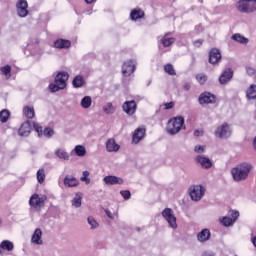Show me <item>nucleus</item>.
Instances as JSON below:
<instances>
[{
    "mask_svg": "<svg viewBox=\"0 0 256 256\" xmlns=\"http://www.w3.org/2000/svg\"><path fill=\"white\" fill-rule=\"evenodd\" d=\"M179 131H181V129H167L166 133L167 135H170L171 137H173V135H177Z\"/></svg>",
    "mask_w": 256,
    "mask_h": 256,
    "instance_id": "09e8293b",
    "label": "nucleus"
},
{
    "mask_svg": "<svg viewBox=\"0 0 256 256\" xmlns=\"http://www.w3.org/2000/svg\"><path fill=\"white\" fill-rule=\"evenodd\" d=\"M74 153L77 157H85V155H87V149H85L83 145H77L74 148Z\"/></svg>",
    "mask_w": 256,
    "mask_h": 256,
    "instance_id": "c756f323",
    "label": "nucleus"
},
{
    "mask_svg": "<svg viewBox=\"0 0 256 256\" xmlns=\"http://www.w3.org/2000/svg\"><path fill=\"white\" fill-rule=\"evenodd\" d=\"M253 147H254V149H255V151H256V137H255L254 140H253Z\"/></svg>",
    "mask_w": 256,
    "mask_h": 256,
    "instance_id": "bf43d9fd",
    "label": "nucleus"
},
{
    "mask_svg": "<svg viewBox=\"0 0 256 256\" xmlns=\"http://www.w3.org/2000/svg\"><path fill=\"white\" fill-rule=\"evenodd\" d=\"M145 138V129H137L132 135V143L137 145L140 141Z\"/></svg>",
    "mask_w": 256,
    "mask_h": 256,
    "instance_id": "a211bd4d",
    "label": "nucleus"
},
{
    "mask_svg": "<svg viewBox=\"0 0 256 256\" xmlns=\"http://www.w3.org/2000/svg\"><path fill=\"white\" fill-rule=\"evenodd\" d=\"M164 71H165V73H168V75H175V69L173 68V65H171V64H166L164 66Z\"/></svg>",
    "mask_w": 256,
    "mask_h": 256,
    "instance_id": "c03bdc74",
    "label": "nucleus"
},
{
    "mask_svg": "<svg viewBox=\"0 0 256 256\" xmlns=\"http://www.w3.org/2000/svg\"><path fill=\"white\" fill-rule=\"evenodd\" d=\"M196 163L201 165L203 169H211L213 167V163L211 162V159L205 156L198 155L195 158Z\"/></svg>",
    "mask_w": 256,
    "mask_h": 256,
    "instance_id": "4468645a",
    "label": "nucleus"
},
{
    "mask_svg": "<svg viewBox=\"0 0 256 256\" xmlns=\"http://www.w3.org/2000/svg\"><path fill=\"white\" fill-rule=\"evenodd\" d=\"M0 71H1L2 75H5L6 79H10V77H11V66L10 65L1 67Z\"/></svg>",
    "mask_w": 256,
    "mask_h": 256,
    "instance_id": "e433bc0d",
    "label": "nucleus"
},
{
    "mask_svg": "<svg viewBox=\"0 0 256 256\" xmlns=\"http://www.w3.org/2000/svg\"><path fill=\"white\" fill-rule=\"evenodd\" d=\"M72 85L75 89H79V87H83L85 85V78L82 75H77L72 81Z\"/></svg>",
    "mask_w": 256,
    "mask_h": 256,
    "instance_id": "a878e982",
    "label": "nucleus"
},
{
    "mask_svg": "<svg viewBox=\"0 0 256 256\" xmlns=\"http://www.w3.org/2000/svg\"><path fill=\"white\" fill-rule=\"evenodd\" d=\"M175 43V38H163L162 45L163 47H171Z\"/></svg>",
    "mask_w": 256,
    "mask_h": 256,
    "instance_id": "ea45409f",
    "label": "nucleus"
},
{
    "mask_svg": "<svg viewBox=\"0 0 256 256\" xmlns=\"http://www.w3.org/2000/svg\"><path fill=\"white\" fill-rule=\"evenodd\" d=\"M246 72L250 77H253V75L256 74V70L254 68L248 67L246 68Z\"/></svg>",
    "mask_w": 256,
    "mask_h": 256,
    "instance_id": "8fccbe9b",
    "label": "nucleus"
},
{
    "mask_svg": "<svg viewBox=\"0 0 256 256\" xmlns=\"http://www.w3.org/2000/svg\"><path fill=\"white\" fill-rule=\"evenodd\" d=\"M183 89L184 91H189V89H191V84L189 83L184 84Z\"/></svg>",
    "mask_w": 256,
    "mask_h": 256,
    "instance_id": "4d7b16f0",
    "label": "nucleus"
},
{
    "mask_svg": "<svg viewBox=\"0 0 256 256\" xmlns=\"http://www.w3.org/2000/svg\"><path fill=\"white\" fill-rule=\"evenodd\" d=\"M20 129H43V127H41V125L35 121L27 120L21 124Z\"/></svg>",
    "mask_w": 256,
    "mask_h": 256,
    "instance_id": "4be33fe9",
    "label": "nucleus"
},
{
    "mask_svg": "<svg viewBox=\"0 0 256 256\" xmlns=\"http://www.w3.org/2000/svg\"><path fill=\"white\" fill-rule=\"evenodd\" d=\"M229 127L231 126L227 122H225L220 126V129H229Z\"/></svg>",
    "mask_w": 256,
    "mask_h": 256,
    "instance_id": "6e6d98bb",
    "label": "nucleus"
},
{
    "mask_svg": "<svg viewBox=\"0 0 256 256\" xmlns=\"http://www.w3.org/2000/svg\"><path fill=\"white\" fill-rule=\"evenodd\" d=\"M205 191L206 189L203 185H192L189 188L190 199H192V201H201L205 196Z\"/></svg>",
    "mask_w": 256,
    "mask_h": 256,
    "instance_id": "7ed1b4c3",
    "label": "nucleus"
},
{
    "mask_svg": "<svg viewBox=\"0 0 256 256\" xmlns=\"http://www.w3.org/2000/svg\"><path fill=\"white\" fill-rule=\"evenodd\" d=\"M162 217L167 221L171 229H177V217H175V212L171 208H165L162 211Z\"/></svg>",
    "mask_w": 256,
    "mask_h": 256,
    "instance_id": "39448f33",
    "label": "nucleus"
},
{
    "mask_svg": "<svg viewBox=\"0 0 256 256\" xmlns=\"http://www.w3.org/2000/svg\"><path fill=\"white\" fill-rule=\"evenodd\" d=\"M88 225H90L91 229H97L99 227V223H97V220L93 218V216H90L87 218Z\"/></svg>",
    "mask_w": 256,
    "mask_h": 256,
    "instance_id": "4c0bfd02",
    "label": "nucleus"
},
{
    "mask_svg": "<svg viewBox=\"0 0 256 256\" xmlns=\"http://www.w3.org/2000/svg\"><path fill=\"white\" fill-rule=\"evenodd\" d=\"M45 129H49V127H45Z\"/></svg>",
    "mask_w": 256,
    "mask_h": 256,
    "instance_id": "0e129e2a",
    "label": "nucleus"
},
{
    "mask_svg": "<svg viewBox=\"0 0 256 256\" xmlns=\"http://www.w3.org/2000/svg\"><path fill=\"white\" fill-rule=\"evenodd\" d=\"M165 109H173L175 107V103L169 102L164 104Z\"/></svg>",
    "mask_w": 256,
    "mask_h": 256,
    "instance_id": "603ef678",
    "label": "nucleus"
},
{
    "mask_svg": "<svg viewBox=\"0 0 256 256\" xmlns=\"http://www.w3.org/2000/svg\"><path fill=\"white\" fill-rule=\"evenodd\" d=\"M64 185L65 187H77V185H79V180L73 176H66L64 178Z\"/></svg>",
    "mask_w": 256,
    "mask_h": 256,
    "instance_id": "393cba45",
    "label": "nucleus"
},
{
    "mask_svg": "<svg viewBox=\"0 0 256 256\" xmlns=\"http://www.w3.org/2000/svg\"><path fill=\"white\" fill-rule=\"evenodd\" d=\"M11 115V112H9V110L4 109L0 112V121L1 123H7V121L9 120V117Z\"/></svg>",
    "mask_w": 256,
    "mask_h": 256,
    "instance_id": "f704fd0d",
    "label": "nucleus"
},
{
    "mask_svg": "<svg viewBox=\"0 0 256 256\" xmlns=\"http://www.w3.org/2000/svg\"><path fill=\"white\" fill-rule=\"evenodd\" d=\"M81 199H83V194L76 193L75 197L72 200V206L76 208L81 207Z\"/></svg>",
    "mask_w": 256,
    "mask_h": 256,
    "instance_id": "473e14b6",
    "label": "nucleus"
},
{
    "mask_svg": "<svg viewBox=\"0 0 256 256\" xmlns=\"http://www.w3.org/2000/svg\"><path fill=\"white\" fill-rule=\"evenodd\" d=\"M80 181H83L84 183H86V185H89V183H91V179H89V171H83V176L80 178Z\"/></svg>",
    "mask_w": 256,
    "mask_h": 256,
    "instance_id": "37998d69",
    "label": "nucleus"
},
{
    "mask_svg": "<svg viewBox=\"0 0 256 256\" xmlns=\"http://www.w3.org/2000/svg\"><path fill=\"white\" fill-rule=\"evenodd\" d=\"M202 256H214L213 252H204Z\"/></svg>",
    "mask_w": 256,
    "mask_h": 256,
    "instance_id": "13d9d810",
    "label": "nucleus"
},
{
    "mask_svg": "<svg viewBox=\"0 0 256 256\" xmlns=\"http://www.w3.org/2000/svg\"><path fill=\"white\" fill-rule=\"evenodd\" d=\"M231 39H233V41H237V43H241L242 45H247V43H249V39L241 34H234Z\"/></svg>",
    "mask_w": 256,
    "mask_h": 256,
    "instance_id": "7c9ffc66",
    "label": "nucleus"
},
{
    "mask_svg": "<svg viewBox=\"0 0 256 256\" xmlns=\"http://www.w3.org/2000/svg\"><path fill=\"white\" fill-rule=\"evenodd\" d=\"M43 231H41V228H37L32 237L31 242L34 243V245H43Z\"/></svg>",
    "mask_w": 256,
    "mask_h": 256,
    "instance_id": "f3484780",
    "label": "nucleus"
},
{
    "mask_svg": "<svg viewBox=\"0 0 256 256\" xmlns=\"http://www.w3.org/2000/svg\"><path fill=\"white\" fill-rule=\"evenodd\" d=\"M198 101L200 105H209V103H215V95L209 92H204L199 96Z\"/></svg>",
    "mask_w": 256,
    "mask_h": 256,
    "instance_id": "f8f14e48",
    "label": "nucleus"
},
{
    "mask_svg": "<svg viewBox=\"0 0 256 256\" xmlns=\"http://www.w3.org/2000/svg\"><path fill=\"white\" fill-rule=\"evenodd\" d=\"M93 0H85V2L89 5V4H91V2H92Z\"/></svg>",
    "mask_w": 256,
    "mask_h": 256,
    "instance_id": "052dcab7",
    "label": "nucleus"
},
{
    "mask_svg": "<svg viewBox=\"0 0 256 256\" xmlns=\"http://www.w3.org/2000/svg\"><path fill=\"white\" fill-rule=\"evenodd\" d=\"M251 169H253V165L248 162H243L236 167L231 169V175L236 183L239 181H245L249 177V173H251Z\"/></svg>",
    "mask_w": 256,
    "mask_h": 256,
    "instance_id": "f257e3e1",
    "label": "nucleus"
},
{
    "mask_svg": "<svg viewBox=\"0 0 256 256\" xmlns=\"http://www.w3.org/2000/svg\"><path fill=\"white\" fill-rule=\"evenodd\" d=\"M119 149H121V146L119 144H117L115 139L110 138L106 141V151L108 153H117V151H119Z\"/></svg>",
    "mask_w": 256,
    "mask_h": 256,
    "instance_id": "dca6fc26",
    "label": "nucleus"
},
{
    "mask_svg": "<svg viewBox=\"0 0 256 256\" xmlns=\"http://www.w3.org/2000/svg\"><path fill=\"white\" fill-rule=\"evenodd\" d=\"M56 49H69L71 47V41L65 39H58L54 42Z\"/></svg>",
    "mask_w": 256,
    "mask_h": 256,
    "instance_id": "412c9836",
    "label": "nucleus"
},
{
    "mask_svg": "<svg viewBox=\"0 0 256 256\" xmlns=\"http://www.w3.org/2000/svg\"><path fill=\"white\" fill-rule=\"evenodd\" d=\"M197 239L200 241V243L209 241V239H211V231H209V229H203L200 233H198Z\"/></svg>",
    "mask_w": 256,
    "mask_h": 256,
    "instance_id": "5701e85b",
    "label": "nucleus"
},
{
    "mask_svg": "<svg viewBox=\"0 0 256 256\" xmlns=\"http://www.w3.org/2000/svg\"><path fill=\"white\" fill-rule=\"evenodd\" d=\"M229 215H230V217L223 216V217L219 218L220 223L224 227H233V225H235V222L237 221V219H239V211H237V210H230Z\"/></svg>",
    "mask_w": 256,
    "mask_h": 256,
    "instance_id": "20e7f679",
    "label": "nucleus"
},
{
    "mask_svg": "<svg viewBox=\"0 0 256 256\" xmlns=\"http://www.w3.org/2000/svg\"><path fill=\"white\" fill-rule=\"evenodd\" d=\"M203 133V130L197 129L194 131V137H203Z\"/></svg>",
    "mask_w": 256,
    "mask_h": 256,
    "instance_id": "3c124183",
    "label": "nucleus"
},
{
    "mask_svg": "<svg viewBox=\"0 0 256 256\" xmlns=\"http://www.w3.org/2000/svg\"><path fill=\"white\" fill-rule=\"evenodd\" d=\"M29 4L27 3V0H18L16 3V11L18 17L24 18L29 15Z\"/></svg>",
    "mask_w": 256,
    "mask_h": 256,
    "instance_id": "423d86ee",
    "label": "nucleus"
},
{
    "mask_svg": "<svg viewBox=\"0 0 256 256\" xmlns=\"http://www.w3.org/2000/svg\"><path fill=\"white\" fill-rule=\"evenodd\" d=\"M105 213H106L107 217H109V219H115V216L113 215V213H111V211L105 210Z\"/></svg>",
    "mask_w": 256,
    "mask_h": 256,
    "instance_id": "864d4df0",
    "label": "nucleus"
},
{
    "mask_svg": "<svg viewBox=\"0 0 256 256\" xmlns=\"http://www.w3.org/2000/svg\"><path fill=\"white\" fill-rule=\"evenodd\" d=\"M214 135L218 139H229V137H231V135H232V132L229 129H217L214 132Z\"/></svg>",
    "mask_w": 256,
    "mask_h": 256,
    "instance_id": "aec40b11",
    "label": "nucleus"
},
{
    "mask_svg": "<svg viewBox=\"0 0 256 256\" xmlns=\"http://www.w3.org/2000/svg\"><path fill=\"white\" fill-rule=\"evenodd\" d=\"M43 203H45V198L39 197L37 194L32 195L29 200L30 207H33L34 209H39Z\"/></svg>",
    "mask_w": 256,
    "mask_h": 256,
    "instance_id": "2eb2a0df",
    "label": "nucleus"
},
{
    "mask_svg": "<svg viewBox=\"0 0 256 256\" xmlns=\"http://www.w3.org/2000/svg\"><path fill=\"white\" fill-rule=\"evenodd\" d=\"M104 113H107V115H113L115 113V107L111 102H108L104 107H103Z\"/></svg>",
    "mask_w": 256,
    "mask_h": 256,
    "instance_id": "c9c22d12",
    "label": "nucleus"
},
{
    "mask_svg": "<svg viewBox=\"0 0 256 256\" xmlns=\"http://www.w3.org/2000/svg\"><path fill=\"white\" fill-rule=\"evenodd\" d=\"M122 109L126 115H135V112L137 111V103H135L133 100L126 101L123 104Z\"/></svg>",
    "mask_w": 256,
    "mask_h": 256,
    "instance_id": "9b49d317",
    "label": "nucleus"
},
{
    "mask_svg": "<svg viewBox=\"0 0 256 256\" xmlns=\"http://www.w3.org/2000/svg\"><path fill=\"white\" fill-rule=\"evenodd\" d=\"M37 181L38 183H43L45 181V169H39L37 171Z\"/></svg>",
    "mask_w": 256,
    "mask_h": 256,
    "instance_id": "58836bf2",
    "label": "nucleus"
},
{
    "mask_svg": "<svg viewBox=\"0 0 256 256\" xmlns=\"http://www.w3.org/2000/svg\"><path fill=\"white\" fill-rule=\"evenodd\" d=\"M196 79L200 85H205V83H207V75L205 74H197Z\"/></svg>",
    "mask_w": 256,
    "mask_h": 256,
    "instance_id": "a19ab883",
    "label": "nucleus"
},
{
    "mask_svg": "<svg viewBox=\"0 0 256 256\" xmlns=\"http://www.w3.org/2000/svg\"><path fill=\"white\" fill-rule=\"evenodd\" d=\"M169 129H186L185 118L182 116H177L168 121Z\"/></svg>",
    "mask_w": 256,
    "mask_h": 256,
    "instance_id": "0eeeda50",
    "label": "nucleus"
},
{
    "mask_svg": "<svg viewBox=\"0 0 256 256\" xmlns=\"http://www.w3.org/2000/svg\"><path fill=\"white\" fill-rule=\"evenodd\" d=\"M194 45H195V47H201L203 45V41L202 40H196L194 42Z\"/></svg>",
    "mask_w": 256,
    "mask_h": 256,
    "instance_id": "5fc2aeb1",
    "label": "nucleus"
},
{
    "mask_svg": "<svg viewBox=\"0 0 256 256\" xmlns=\"http://www.w3.org/2000/svg\"><path fill=\"white\" fill-rule=\"evenodd\" d=\"M120 195L125 199V201L131 199V192L129 190L120 191Z\"/></svg>",
    "mask_w": 256,
    "mask_h": 256,
    "instance_id": "a18cd8bd",
    "label": "nucleus"
},
{
    "mask_svg": "<svg viewBox=\"0 0 256 256\" xmlns=\"http://www.w3.org/2000/svg\"><path fill=\"white\" fill-rule=\"evenodd\" d=\"M23 113L27 119H33L35 117V108L33 106H26L23 108Z\"/></svg>",
    "mask_w": 256,
    "mask_h": 256,
    "instance_id": "cd10ccee",
    "label": "nucleus"
},
{
    "mask_svg": "<svg viewBox=\"0 0 256 256\" xmlns=\"http://www.w3.org/2000/svg\"><path fill=\"white\" fill-rule=\"evenodd\" d=\"M137 231H141L139 228H137Z\"/></svg>",
    "mask_w": 256,
    "mask_h": 256,
    "instance_id": "e2e57ef3",
    "label": "nucleus"
},
{
    "mask_svg": "<svg viewBox=\"0 0 256 256\" xmlns=\"http://www.w3.org/2000/svg\"><path fill=\"white\" fill-rule=\"evenodd\" d=\"M130 17L132 21H137V19H143L145 17V12L141 11V9H134L131 11Z\"/></svg>",
    "mask_w": 256,
    "mask_h": 256,
    "instance_id": "bb28decb",
    "label": "nucleus"
},
{
    "mask_svg": "<svg viewBox=\"0 0 256 256\" xmlns=\"http://www.w3.org/2000/svg\"><path fill=\"white\" fill-rule=\"evenodd\" d=\"M206 148L207 147L205 145H196L194 147V151H195V153L201 154V153H205Z\"/></svg>",
    "mask_w": 256,
    "mask_h": 256,
    "instance_id": "49530a36",
    "label": "nucleus"
},
{
    "mask_svg": "<svg viewBox=\"0 0 256 256\" xmlns=\"http://www.w3.org/2000/svg\"><path fill=\"white\" fill-rule=\"evenodd\" d=\"M0 256H3V250L0 248Z\"/></svg>",
    "mask_w": 256,
    "mask_h": 256,
    "instance_id": "680f3d73",
    "label": "nucleus"
},
{
    "mask_svg": "<svg viewBox=\"0 0 256 256\" xmlns=\"http://www.w3.org/2000/svg\"><path fill=\"white\" fill-rule=\"evenodd\" d=\"M0 248L4 251H13V249H15V245H13V242L9 240H4L0 243Z\"/></svg>",
    "mask_w": 256,
    "mask_h": 256,
    "instance_id": "c85d7f7f",
    "label": "nucleus"
},
{
    "mask_svg": "<svg viewBox=\"0 0 256 256\" xmlns=\"http://www.w3.org/2000/svg\"><path fill=\"white\" fill-rule=\"evenodd\" d=\"M67 81H69V73L58 72V74L55 77L56 85H60V88L65 89V87H67Z\"/></svg>",
    "mask_w": 256,
    "mask_h": 256,
    "instance_id": "9d476101",
    "label": "nucleus"
},
{
    "mask_svg": "<svg viewBox=\"0 0 256 256\" xmlns=\"http://www.w3.org/2000/svg\"><path fill=\"white\" fill-rule=\"evenodd\" d=\"M49 89H50L51 93H57V91H61L65 88H61V85L55 83V84H50Z\"/></svg>",
    "mask_w": 256,
    "mask_h": 256,
    "instance_id": "79ce46f5",
    "label": "nucleus"
},
{
    "mask_svg": "<svg viewBox=\"0 0 256 256\" xmlns=\"http://www.w3.org/2000/svg\"><path fill=\"white\" fill-rule=\"evenodd\" d=\"M237 8L240 13H255L256 0H240Z\"/></svg>",
    "mask_w": 256,
    "mask_h": 256,
    "instance_id": "f03ea898",
    "label": "nucleus"
},
{
    "mask_svg": "<svg viewBox=\"0 0 256 256\" xmlns=\"http://www.w3.org/2000/svg\"><path fill=\"white\" fill-rule=\"evenodd\" d=\"M92 103H93V100L91 99V97L90 96H85L81 100V107H83V109H89V107H91Z\"/></svg>",
    "mask_w": 256,
    "mask_h": 256,
    "instance_id": "72a5a7b5",
    "label": "nucleus"
},
{
    "mask_svg": "<svg viewBox=\"0 0 256 256\" xmlns=\"http://www.w3.org/2000/svg\"><path fill=\"white\" fill-rule=\"evenodd\" d=\"M18 135H20V137H29V135H31V130L19 129Z\"/></svg>",
    "mask_w": 256,
    "mask_h": 256,
    "instance_id": "de8ad7c7",
    "label": "nucleus"
},
{
    "mask_svg": "<svg viewBox=\"0 0 256 256\" xmlns=\"http://www.w3.org/2000/svg\"><path fill=\"white\" fill-rule=\"evenodd\" d=\"M103 181L106 185H123V179L117 176H106Z\"/></svg>",
    "mask_w": 256,
    "mask_h": 256,
    "instance_id": "6ab92c4d",
    "label": "nucleus"
},
{
    "mask_svg": "<svg viewBox=\"0 0 256 256\" xmlns=\"http://www.w3.org/2000/svg\"><path fill=\"white\" fill-rule=\"evenodd\" d=\"M137 62L134 60H129L125 62L122 66V73L124 77H129V75H133L135 73Z\"/></svg>",
    "mask_w": 256,
    "mask_h": 256,
    "instance_id": "6e6552de",
    "label": "nucleus"
},
{
    "mask_svg": "<svg viewBox=\"0 0 256 256\" xmlns=\"http://www.w3.org/2000/svg\"><path fill=\"white\" fill-rule=\"evenodd\" d=\"M55 155L58 157V159H63L64 161H69V153L65 151V149H57L55 151Z\"/></svg>",
    "mask_w": 256,
    "mask_h": 256,
    "instance_id": "2f4dec72",
    "label": "nucleus"
},
{
    "mask_svg": "<svg viewBox=\"0 0 256 256\" xmlns=\"http://www.w3.org/2000/svg\"><path fill=\"white\" fill-rule=\"evenodd\" d=\"M231 79H233V69L228 68L220 75L219 83L220 85H227Z\"/></svg>",
    "mask_w": 256,
    "mask_h": 256,
    "instance_id": "ddd939ff",
    "label": "nucleus"
},
{
    "mask_svg": "<svg viewBox=\"0 0 256 256\" xmlns=\"http://www.w3.org/2000/svg\"><path fill=\"white\" fill-rule=\"evenodd\" d=\"M222 59V56H221V51L217 48H212L210 51H209V63L211 65H217Z\"/></svg>",
    "mask_w": 256,
    "mask_h": 256,
    "instance_id": "1a4fd4ad",
    "label": "nucleus"
},
{
    "mask_svg": "<svg viewBox=\"0 0 256 256\" xmlns=\"http://www.w3.org/2000/svg\"><path fill=\"white\" fill-rule=\"evenodd\" d=\"M36 135L38 137H53V135H55V131H53V129H35L34 130Z\"/></svg>",
    "mask_w": 256,
    "mask_h": 256,
    "instance_id": "b1692460",
    "label": "nucleus"
}]
</instances>
